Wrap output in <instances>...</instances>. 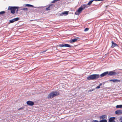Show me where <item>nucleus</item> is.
<instances>
[{
	"mask_svg": "<svg viewBox=\"0 0 122 122\" xmlns=\"http://www.w3.org/2000/svg\"><path fill=\"white\" fill-rule=\"evenodd\" d=\"M106 115H103L102 116H100V118L101 119H104L105 117H106Z\"/></svg>",
	"mask_w": 122,
	"mask_h": 122,
	"instance_id": "18",
	"label": "nucleus"
},
{
	"mask_svg": "<svg viewBox=\"0 0 122 122\" xmlns=\"http://www.w3.org/2000/svg\"><path fill=\"white\" fill-rule=\"evenodd\" d=\"M20 19V17H17L13 19L14 20V22H15L19 20Z\"/></svg>",
	"mask_w": 122,
	"mask_h": 122,
	"instance_id": "16",
	"label": "nucleus"
},
{
	"mask_svg": "<svg viewBox=\"0 0 122 122\" xmlns=\"http://www.w3.org/2000/svg\"><path fill=\"white\" fill-rule=\"evenodd\" d=\"M115 119V117H112L110 118L109 120V122H114L115 121L114 120Z\"/></svg>",
	"mask_w": 122,
	"mask_h": 122,
	"instance_id": "12",
	"label": "nucleus"
},
{
	"mask_svg": "<svg viewBox=\"0 0 122 122\" xmlns=\"http://www.w3.org/2000/svg\"><path fill=\"white\" fill-rule=\"evenodd\" d=\"M117 108H122V107H116Z\"/></svg>",
	"mask_w": 122,
	"mask_h": 122,
	"instance_id": "38",
	"label": "nucleus"
},
{
	"mask_svg": "<svg viewBox=\"0 0 122 122\" xmlns=\"http://www.w3.org/2000/svg\"><path fill=\"white\" fill-rule=\"evenodd\" d=\"M15 8V10L16 9H18L19 8V7L18 6H14Z\"/></svg>",
	"mask_w": 122,
	"mask_h": 122,
	"instance_id": "28",
	"label": "nucleus"
},
{
	"mask_svg": "<svg viewBox=\"0 0 122 122\" xmlns=\"http://www.w3.org/2000/svg\"><path fill=\"white\" fill-rule=\"evenodd\" d=\"M5 11H3L0 12V15H2L5 13Z\"/></svg>",
	"mask_w": 122,
	"mask_h": 122,
	"instance_id": "19",
	"label": "nucleus"
},
{
	"mask_svg": "<svg viewBox=\"0 0 122 122\" xmlns=\"http://www.w3.org/2000/svg\"><path fill=\"white\" fill-rule=\"evenodd\" d=\"M102 85V83H100L99 85L100 86Z\"/></svg>",
	"mask_w": 122,
	"mask_h": 122,
	"instance_id": "33",
	"label": "nucleus"
},
{
	"mask_svg": "<svg viewBox=\"0 0 122 122\" xmlns=\"http://www.w3.org/2000/svg\"><path fill=\"white\" fill-rule=\"evenodd\" d=\"M80 38L78 37H75L74 38L71 39L69 41V42L71 43H73L76 42L77 40L79 41Z\"/></svg>",
	"mask_w": 122,
	"mask_h": 122,
	"instance_id": "6",
	"label": "nucleus"
},
{
	"mask_svg": "<svg viewBox=\"0 0 122 122\" xmlns=\"http://www.w3.org/2000/svg\"><path fill=\"white\" fill-rule=\"evenodd\" d=\"M69 12V11H64L63 12L59 14V16H66L68 14Z\"/></svg>",
	"mask_w": 122,
	"mask_h": 122,
	"instance_id": "10",
	"label": "nucleus"
},
{
	"mask_svg": "<svg viewBox=\"0 0 122 122\" xmlns=\"http://www.w3.org/2000/svg\"><path fill=\"white\" fill-rule=\"evenodd\" d=\"M51 4L52 5L51 6V7H50V9H52L53 8V7L54 6V5L53 4Z\"/></svg>",
	"mask_w": 122,
	"mask_h": 122,
	"instance_id": "31",
	"label": "nucleus"
},
{
	"mask_svg": "<svg viewBox=\"0 0 122 122\" xmlns=\"http://www.w3.org/2000/svg\"><path fill=\"white\" fill-rule=\"evenodd\" d=\"M93 5H96V6H97V5H95V4H94Z\"/></svg>",
	"mask_w": 122,
	"mask_h": 122,
	"instance_id": "39",
	"label": "nucleus"
},
{
	"mask_svg": "<svg viewBox=\"0 0 122 122\" xmlns=\"http://www.w3.org/2000/svg\"><path fill=\"white\" fill-rule=\"evenodd\" d=\"M101 87H100V86L99 85L97 86L96 88V89H99Z\"/></svg>",
	"mask_w": 122,
	"mask_h": 122,
	"instance_id": "27",
	"label": "nucleus"
},
{
	"mask_svg": "<svg viewBox=\"0 0 122 122\" xmlns=\"http://www.w3.org/2000/svg\"><path fill=\"white\" fill-rule=\"evenodd\" d=\"M9 22V24H10V23H14V20L13 19H12L10 20Z\"/></svg>",
	"mask_w": 122,
	"mask_h": 122,
	"instance_id": "20",
	"label": "nucleus"
},
{
	"mask_svg": "<svg viewBox=\"0 0 122 122\" xmlns=\"http://www.w3.org/2000/svg\"><path fill=\"white\" fill-rule=\"evenodd\" d=\"M108 81H112L114 83H118L120 82L121 81V80H120L117 79H112L109 80Z\"/></svg>",
	"mask_w": 122,
	"mask_h": 122,
	"instance_id": "9",
	"label": "nucleus"
},
{
	"mask_svg": "<svg viewBox=\"0 0 122 122\" xmlns=\"http://www.w3.org/2000/svg\"><path fill=\"white\" fill-rule=\"evenodd\" d=\"M122 111L120 110H117L115 112V113L117 114H120L122 113Z\"/></svg>",
	"mask_w": 122,
	"mask_h": 122,
	"instance_id": "14",
	"label": "nucleus"
},
{
	"mask_svg": "<svg viewBox=\"0 0 122 122\" xmlns=\"http://www.w3.org/2000/svg\"><path fill=\"white\" fill-rule=\"evenodd\" d=\"M120 120L121 121H122V117H121L120 118Z\"/></svg>",
	"mask_w": 122,
	"mask_h": 122,
	"instance_id": "34",
	"label": "nucleus"
},
{
	"mask_svg": "<svg viewBox=\"0 0 122 122\" xmlns=\"http://www.w3.org/2000/svg\"><path fill=\"white\" fill-rule=\"evenodd\" d=\"M30 20V21H33V20Z\"/></svg>",
	"mask_w": 122,
	"mask_h": 122,
	"instance_id": "36",
	"label": "nucleus"
},
{
	"mask_svg": "<svg viewBox=\"0 0 122 122\" xmlns=\"http://www.w3.org/2000/svg\"><path fill=\"white\" fill-rule=\"evenodd\" d=\"M57 46L59 47H64V43H62L61 44H60L57 45Z\"/></svg>",
	"mask_w": 122,
	"mask_h": 122,
	"instance_id": "17",
	"label": "nucleus"
},
{
	"mask_svg": "<svg viewBox=\"0 0 122 122\" xmlns=\"http://www.w3.org/2000/svg\"><path fill=\"white\" fill-rule=\"evenodd\" d=\"M64 46L65 47H66L71 48L72 47L71 45L67 44L64 43Z\"/></svg>",
	"mask_w": 122,
	"mask_h": 122,
	"instance_id": "13",
	"label": "nucleus"
},
{
	"mask_svg": "<svg viewBox=\"0 0 122 122\" xmlns=\"http://www.w3.org/2000/svg\"><path fill=\"white\" fill-rule=\"evenodd\" d=\"M61 91L59 90L58 91H54L51 92L48 95L47 98L48 99H51L54 97L57 96L59 95Z\"/></svg>",
	"mask_w": 122,
	"mask_h": 122,
	"instance_id": "3",
	"label": "nucleus"
},
{
	"mask_svg": "<svg viewBox=\"0 0 122 122\" xmlns=\"http://www.w3.org/2000/svg\"><path fill=\"white\" fill-rule=\"evenodd\" d=\"M100 77L99 74H93L91 75L87 78V80H97Z\"/></svg>",
	"mask_w": 122,
	"mask_h": 122,
	"instance_id": "4",
	"label": "nucleus"
},
{
	"mask_svg": "<svg viewBox=\"0 0 122 122\" xmlns=\"http://www.w3.org/2000/svg\"><path fill=\"white\" fill-rule=\"evenodd\" d=\"M47 50V49H46L45 50H43L41 52V53H44L46 52Z\"/></svg>",
	"mask_w": 122,
	"mask_h": 122,
	"instance_id": "30",
	"label": "nucleus"
},
{
	"mask_svg": "<svg viewBox=\"0 0 122 122\" xmlns=\"http://www.w3.org/2000/svg\"><path fill=\"white\" fill-rule=\"evenodd\" d=\"M116 70H115L114 71L105 72L101 74L100 75V76L101 77H102L106 76H112L116 75H118L119 74V73L118 72H116L115 71Z\"/></svg>",
	"mask_w": 122,
	"mask_h": 122,
	"instance_id": "2",
	"label": "nucleus"
},
{
	"mask_svg": "<svg viewBox=\"0 0 122 122\" xmlns=\"http://www.w3.org/2000/svg\"><path fill=\"white\" fill-rule=\"evenodd\" d=\"M95 90V89L94 88L91 89L89 90L88 91V92H91L93 91H94Z\"/></svg>",
	"mask_w": 122,
	"mask_h": 122,
	"instance_id": "25",
	"label": "nucleus"
},
{
	"mask_svg": "<svg viewBox=\"0 0 122 122\" xmlns=\"http://www.w3.org/2000/svg\"><path fill=\"white\" fill-rule=\"evenodd\" d=\"M119 70H122V69H118Z\"/></svg>",
	"mask_w": 122,
	"mask_h": 122,
	"instance_id": "40",
	"label": "nucleus"
},
{
	"mask_svg": "<svg viewBox=\"0 0 122 122\" xmlns=\"http://www.w3.org/2000/svg\"><path fill=\"white\" fill-rule=\"evenodd\" d=\"M89 30V28H86L85 29H84V31H85V32H86V31H88V30Z\"/></svg>",
	"mask_w": 122,
	"mask_h": 122,
	"instance_id": "23",
	"label": "nucleus"
},
{
	"mask_svg": "<svg viewBox=\"0 0 122 122\" xmlns=\"http://www.w3.org/2000/svg\"><path fill=\"white\" fill-rule=\"evenodd\" d=\"M65 50V49H64V50Z\"/></svg>",
	"mask_w": 122,
	"mask_h": 122,
	"instance_id": "43",
	"label": "nucleus"
},
{
	"mask_svg": "<svg viewBox=\"0 0 122 122\" xmlns=\"http://www.w3.org/2000/svg\"><path fill=\"white\" fill-rule=\"evenodd\" d=\"M107 82V81H104V82H103V83H102V84H103V86L102 87V86H101V88H103L104 86V85L105 84V83L106 82Z\"/></svg>",
	"mask_w": 122,
	"mask_h": 122,
	"instance_id": "24",
	"label": "nucleus"
},
{
	"mask_svg": "<svg viewBox=\"0 0 122 122\" xmlns=\"http://www.w3.org/2000/svg\"><path fill=\"white\" fill-rule=\"evenodd\" d=\"M115 107H122V104L117 105Z\"/></svg>",
	"mask_w": 122,
	"mask_h": 122,
	"instance_id": "29",
	"label": "nucleus"
},
{
	"mask_svg": "<svg viewBox=\"0 0 122 122\" xmlns=\"http://www.w3.org/2000/svg\"><path fill=\"white\" fill-rule=\"evenodd\" d=\"M52 5V4H50V5L47 7L46 8V10L48 11V10H51V9H50V7H51V6Z\"/></svg>",
	"mask_w": 122,
	"mask_h": 122,
	"instance_id": "15",
	"label": "nucleus"
},
{
	"mask_svg": "<svg viewBox=\"0 0 122 122\" xmlns=\"http://www.w3.org/2000/svg\"><path fill=\"white\" fill-rule=\"evenodd\" d=\"M8 10H10V11L11 13L12 14H15L16 10L14 6H9Z\"/></svg>",
	"mask_w": 122,
	"mask_h": 122,
	"instance_id": "5",
	"label": "nucleus"
},
{
	"mask_svg": "<svg viewBox=\"0 0 122 122\" xmlns=\"http://www.w3.org/2000/svg\"><path fill=\"white\" fill-rule=\"evenodd\" d=\"M120 122H122V121H121Z\"/></svg>",
	"mask_w": 122,
	"mask_h": 122,
	"instance_id": "41",
	"label": "nucleus"
},
{
	"mask_svg": "<svg viewBox=\"0 0 122 122\" xmlns=\"http://www.w3.org/2000/svg\"><path fill=\"white\" fill-rule=\"evenodd\" d=\"M26 103L28 106H33L34 104V102L31 101H27L26 102Z\"/></svg>",
	"mask_w": 122,
	"mask_h": 122,
	"instance_id": "8",
	"label": "nucleus"
},
{
	"mask_svg": "<svg viewBox=\"0 0 122 122\" xmlns=\"http://www.w3.org/2000/svg\"><path fill=\"white\" fill-rule=\"evenodd\" d=\"M94 122H99L97 120H95L94 121Z\"/></svg>",
	"mask_w": 122,
	"mask_h": 122,
	"instance_id": "35",
	"label": "nucleus"
},
{
	"mask_svg": "<svg viewBox=\"0 0 122 122\" xmlns=\"http://www.w3.org/2000/svg\"><path fill=\"white\" fill-rule=\"evenodd\" d=\"M23 6H27L28 7H33L34 8H39L42 7H35L33 5L28 4H25L23 5Z\"/></svg>",
	"mask_w": 122,
	"mask_h": 122,
	"instance_id": "7",
	"label": "nucleus"
},
{
	"mask_svg": "<svg viewBox=\"0 0 122 122\" xmlns=\"http://www.w3.org/2000/svg\"><path fill=\"white\" fill-rule=\"evenodd\" d=\"M23 108H19V109H18V110H20V109H23Z\"/></svg>",
	"mask_w": 122,
	"mask_h": 122,
	"instance_id": "37",
	"label": "nucleus"
},
{
	"mask_svg": "<svg viewBox=\"0 0 122 122\" xmlns=\"http://www.w3.org/2000/svg\"><path fill=\"white\" fill-rule=\"evenodd\" d=\"M112 46L111 47L112 48H114L115 47L118 46V45L115 43L113 41H112Z\"/></svg>",
	"mask_w": 122,
	"mask_h": 122,
	"instance_id": "11",
	"label": "nucleus"
},
{
	"mask_svg": "<svg viewBox=\"0 0 122 122\" xmlns=\"http://www.w3.org/2000/svg\"><path fill=\"white\" fill-rule=\"evenodd\" d=\"M114 122H116L115 121H114Z\"/></svg>",
	"mask_w": 122,
	"mask_h": 122,
	"instance_id": "44",
	"label": "nucleus"
},
{
	"mask_svg": "<svg viewBox=\"0 0 122 122\" xmlns=\"http://www.w3.org/2000/svg\"><path fill=\"white\" fill-rule=\"evenodd\" d=\"M107 7V6H106V7Z\"/></svg>",
	"mask_w": 122,
	"mask_h": 122,
	"instance_id": "42",
	"label": "nucleus"
},
{
	"mask_svg": "<svg viewBox=\"0 0 122 122\" xmlns=\"http://www.w3.org/2000/svg\"><path fill=\"white\" fill-rule=\"evenodd\" d=\"M19 11L18 9H16V14H17L18 13V12Z\"/></svg>",
	"mask_w": 122,
	"mask_h": 122,
	"instance_id": "32",
	"label": "nucleus"
},
{
	"mask_svg": "<svg viewBox=\"0 0 122 122\" xmlns=\"http://www.w3.org/2000/svg\"><path fill=\"white\" fill-rule=\"evenodd\" d=\"M56 2V0H53V1L51 2V3H54Z\"/></svg>",
	"mask_w": 122,
	"mask_h": 122,
	"instance_id": "26",
	"label": "nucleus"
},
{
	"mask_svg": "<svg viewBox=\"0 0 122 122\" xmlns=\"http://www.w3.org/2000/svg\"><path fill=\"white\" fill-rule=\"evenodd\" d=\"M21 10H23L24 11H27L28 10V8L26 7L24 8L21 9Z\"/></svg>",
	"mask_w": 122,
	"mask_h": 122,
	"instance_id": "21",
	"label": "nucleus"
},
{
	"mask_svg": "<svg viewBox=\"0 0 122 122\" xmlns=\"http://www.w3.org/2000/svg\"><path fill=\"white\" fill-rule=\"evenodd\" d=\"M100 122H107V120L106 119H103L100 120Z\"/></svg>",
	"mask_w": 122,
	"mask_h": 122,
	"instance_id": "22",
	"label": "nucleus"
},
{
	"mask_svg": "<svg viewBox=\"0 0 122 122\" xmlns=\"http://www.w3.org/2000/svg\"><path fill=\"white\" fill-rule=\"evenodd\" d=\"M94 1H96V0H91L89 1L86 4H84L82 5L76 11L75 14L78 15H79L80 14L81 12L82 11L85 9L88 8V6H87V5H90Z\"/></svg>",
	"mask_w": 122,
	"mask_h": 122,
	"instance_id": "1",
	"label": "nucleus"
}]
</instances>
